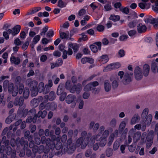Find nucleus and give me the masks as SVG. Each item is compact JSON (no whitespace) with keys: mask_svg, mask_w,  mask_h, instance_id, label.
Here are the masks:
<instances>
[{"mask_svg":"<svg viewBox=\"0 0 158 158\" xmlns=\"http://www.w3.org/2000/svg\"><path fill=\"white\" fill-rule=\"evenodd\" d=\"M29 95V89L27 88H25L23 93V96L25 98H27Z\"/></svg>","mask_w":158,"mask_h":158,"instance_id":"34","label":"nucleus"},{"mask_svg":"<svg viewBox=\"0 0 158 158\" xmlns=\"http://www.w3.org/2000/svg\"><path fill=\"white\" fill-rule=\"evenodd\" d=\"M40 36L38 35L35 36L33 40V42L35 44H36L40 40Z\"/></svg>","mask_w":158,"mask_h":158,"instance_id":"52","label":"nucleus"},{"mask_svg":"<svg viewBox=\"0 0 158 158\" xmlns=\"http://www.w3.org/2000/svg\"><path fill=\"white\" fill-rule=\"evenodd\" d=\"M47 114V112L45 110L43 111H40L38 113L37 117H41L42 118H44Z\"/></svg>","mask_w":158,"mask_h":158,"instance_id":"32","label":"nucleus"},{"mask_svg":"<svg viewBox=\"0 0 158 158\" xmlns=\"http://www.w3.org/2000/svg\"><path fill=\"white\" fill-rule=\"evenodd\" d=\"M136 33V31L135 30H131L128 31V34L129 36L134 37L135 36Z\"/></svg>","mask_w":158,"mask_h":158,"instance_id":"43","label":"nucleus"},{"mask_svg":"<svg viewBox=\"0 0 158 158\" xmlns=\"http://www.w3.org/2000/svg\"><path fill=\"white\" fill-rule=\"evenodd\" d=\"M66 6V4L64 2L61 0H59L58 2V6L60 8H63Z\"/></svg>","mask_w":158,"mask_h":158,"instance_id":"48","label":"nucleus"},{"mask_svg":"<svg viewBox=\"0 0 158 158\" xmlns=\"http://www.w3.org/2000/svg\"><path fill=\"white\" fill-rule=\"evenodd\" d=\"M8 89L9 92H11L13 96H15L18 92V89L17 86L14 87L13 84H10L8 87Z\"/></svg>","mask_w":158,"mask_h":158,"instance_id":"10","label":"nucleus"},{"mask_svg":"<svg viewBox=\"0 0 158 158\" xmlns=\"http://www.w3.org/2000/svg\"><path fill=\"white\" fill-rule=\"evenodd\" d=\"M52 78L53 80L54 81V83L56 85L60 81L59 78L58 77H57L56 75H55L53 76H52Z\"/></svg>","mask_w":158,"mask_h":158,"instance_id":"58","label":"nucleus"},{"mask_svg":"<svg viewBox=\"0 0 158 158\" xmlns=\"http://www.w3.org/2000/svg\"><path fill=\"white\" fill-rule=\"evenodd\" d=\"M141 133L139 131L136 132L134 135L133 137V141L136 142L140 139Z\"/></svg>","mask_w":158,"mask_h":158,"instance_id":"25","label":"nucleus"},{"mask_svg":"<svg viewBox=\"0 0 158 158\" xmlns=\"http://www.w3.org/2000/svg\"><path fill=\"white\" fill-rule=\"evenodd\" d=\"M82 89L81 85L80 84H78L77 85H74L70 89V92L74 93L76 91L77 94H79Z\"/></svg>","mask_w":158,"mask_h":158,"instance_id":"11","label":"nucleus"},{"mask_svg":"<svg viewBox=\"0 0 158 158\" xmlns=\"http://www.w3.org/2000/svg\"><path fill=\"white\" fill-rule=\"evenodd\" d=\"M26 84L30 86V89L31 91V96H35L37 95L38 94L37 82L35 81H32L30 79H28L26 81Z\"/></svg>","mask_w":158,"mask_h":158,"instance_id":"5","label":"nucleus"},{"mask_svg":"<svg viewBox=\"0 0 158 158\" xmlns=\"http://www.w3.org/2000/svg\"><path fill=\"white\" fill-rule=\"evenodd\" d=\"M108 58L106 55L101 56L98 58V60L102 63L104 64L107 62L108 61Z\"/></svg>","mask_w":158,"mask_h":158,"instance_id":"21","label":"nucleus"},{"mask_svg":"<svg viewBox=\"0 0 158 158\" xmlns=\"http://www.w3.org/2000/svg\"><path fill=\"white\" fill-rule=\"evenodd\" d=\"M14 118V116L10 115L6 119V123L9 124L11 123Z\"/></svg>","mask_w":158,"mask_h":158,"instance_id":"38","label":"nucleus"},{"mask_svg":"<svg viewBox=\"0 0 158 158\" xmlns=\"http://www.w3.org/2000/svg\"><path fill=\"white\" fill-rule=\"evenodd\" d=\"M120 10L123 13L127 14L129 13V10L127 7H122L120 8Z\"/></svg>","mask_w":158,"mask_h":158,"instance_id":"44","label":"nucleus"},{"mask_svg":"<svg viewBox=\"0 0 158 158\" xmlns=\"http://www.w3.org/2000/svg\"><path fill=\"white\" fill-rule=\"evenodd\" d=\"M48 29V27L46 26L44 27L42 29V31L40 33V35L44 36L45 35L46 32L47 31Z\"/></svg>","mask_w":158,"mask_h":158,"instance_id":"51","label":"nucleus"},{"mask_svg":"<svg viewBox=\"0 0 158 158\" xmlns=\"http://www.w3.org/2000/svg\"><path fill=\"white\" fill-rule=\"evenodd\" d=\"M112 64H111L108 65L103 70V71L105 72H106L108 71H110L112 70L113 69V68L112 67Z\"/></svg>","mask_w":158,"mask_h":158,"instance_id":"49","label":"nucleus"},{"mask_svg":"<svg viewBox=\"0 0 158 158\" xmlns=\"http://www.w3.org/2000/svg\"><path fill=\"white\" fill-rule=\"evenodd\" d=\"M110 19L114 21H117L120 19V17L118 15H111L110 17Z\"/></svg>","mask_w":158,"mask_h":158,"instance_id":"35","label":"nucleus"},{"mask_svg":"<svg viewBox=\"0 0 158 158\" xmlns=\"http://www.w3.org/2000/svg\"><path fill=\"white\" fill-rule=\"evenodd\" d=\"M21 28L20 26L19 25H17L13 29L12 35H15L18 34L20 31Z\"/></svg>","mask_w":158,"mask_h":158,"instance_id":"26","label":"nucleus"},{"mask_svg":"<svg viewBox=\"0 0 158 158\" xmlns=\"http://www.w3.org/2000/svg\"><path fill=\"white\" fill-rule=\"evenodd\" d=\"M44 84L42 82H41L39 84V88H38V92L39 91L40 92H41L44 89Z\"/></svg>","mask_w":158,"mask_h":158,"instance_id":"46","label":"nucleus"},{"mask_svg":"<svg viewBox=\"0 0 158 158\" xmlns=\"http://www.w3.org/2000/svg\"><path fill=\"white\" fill-rule=\"evenodd\" d=\"M152 3H155L152 6V10L156 13H158V0H150Z\"/></svg>","mask_w":158,"mask_h":158,"instance_id":"15","label":"nucleus"},{"mask_svg":"<svg viewBox=\"0 0 158 158\" xmlns=\"http://www.w3.org/2000/svg\"><path fill=\"white\" fill-rule=\"evenodd\" d=\"M155 18L151 16H148L144 17V21L146 23H150L153 24Z\"/></svg>","mask_w":158,"mask_h":158,"instance_id":"17","label":"nucleus"},{"mask_svg":"<svg viewBox=\"0 0 158 158\" xmlns=\"http://www.w3.org/2000/svg\"><path fill=\"white\" fill-rule=\"evenodd\" d=\"M101 47V43L98 42L95 43L93 44L90 46V48L91 50L94 53L97 52L98 50H100Z\"/></svg>","mask_w":158,"mask_h":158,"instance_id":"9","label":"nucleus"},{"mask_svg":"<svg viewBox=\"0 0 158 158\" xmlns=\"http://www.w3.org/2000/svg\"><path fill=\"white\" fill-rule=\"evenodd\" d=\"M151 4L150 3H145L143 2H141L139 4V6L141 9H149L150 6Z\"/></svg>","mask_w":158,"mask_h":158,"instance_id":"19","label":"nucleus"},{"mask_svg":"<svg viewBox=\"0 0 158 158\" xmlns=\"http://www.w3.org/2000/svg\"><path fill=\"white\" fill-rule=\"evenodd\" d=\"M126 126V123L124 121H122L120 123L119 127V131H122L123 130Z\"/></svg>","mask_w":158,"mask_h":158,"instance_id":"41","label":"nucleus"},{"mask_svg":"<svg viewBox=\"0 0 158 158\" xmlns=\"http://www.w3.org/2000/svg\"><path fill=\"white\" fill-rule=\"evenodd\" d=\"M29 45V42L28 41H26L22 45V48L24 50H26Z\"/></svg>","mask_w":158,"mask_h":158,"instance_id":"56","label":"nucleus"},{"mask_svg":"<svg viewBox=\"0 0 158 158\" xmlns=\"http://www.w3.org/2000/svg\"><path fill=\"white\" fill-rule=\"evenodd\" d=\"M133 73L130 72L124 73L122 71H119L118 74V76L120 79H123V82L124 85H127L132 81V77L133 76Z\"/></svg>","mask_w":158,"mask_h":158,"instance_id":"3","label":"nucleus"},{"mask_svg":"<svg viewBox=\"0 0 158 158\" xmlns=\"http://www.w3.org/2000/svg\"><path fill=\"white\" fill-rule=\"evenodd\" d=\"M140 119V117L138 114H135L132 117L130 123L131 125H134L138 122Z\"/></svg>","mask_w":158,"mask_h":158,"instance_id":"16","label":"nucleus"},{"mask_svg":"<svg viewBox=\"0 0 158 158\" xmlns=\"http://www.w3.org/2000/svg\"><path fill=\"white\" fill-rule=\"evenodd\" d=\"M134 128L135 130L137 129L138 130H141L142 131H144L146 129V126H142L141 124H138L134 126Z\"/></svg>","mask_w":158,"mask_h":158,"instance_id":"29","label":"nucleus"},{"mask_svg":"<svg viewBox=\"0 0 158 158\" xmlns=\"http://www.w3.org/2000/svg\"><path fill=\"white\" fill-rule=\"evenodd\" d=\"M125 55V52L123 49H120L119 50L117 54L118 56L119 57H122L124 56Z\"/></svg>","mask_w":158,"mask_h":158,"instance_id":"39","label":"nucleus"},{"mask_svg":"<svg viewBox=\"0 0 158 158\" xmlns=\"http://www.w3.org/2000/svg\"><path fill=\"white\" fill-rule=\"evenodd\" d=\"M150 69V66L148 64H146L143 65V73L144 76L146 77L148 75Z\"/></svg>","mask_w":158,"mask_h":158,"instance_id":"14","label":"nucleus"},{"mask_svg":"<svg viewBox=\"0 0 158 158\" xmlns=\"http://www.w3.org/2000/svg\"><path fill=\"white\" fill-rule=\"evenodd\" d=\"M96 28L98 31L99 32H102L104 30L105 27L103 25L101 24H99L98 25Z\"/></svg>","mask_w":158,"mask_h":158,"instance_id":"37","label":"nucleus"},{"mask_svg":"<svg viewBox=\"0 0 158 158\" xmlns=\"http://www.w3.org/2000/svg\"><path fill=\"white\" fill-rule=\"evenodd\" d=\"M63 93L65 92L63 91L62 86H61L60 85H59L58 87L57 91V95H60L62 94V93Z\"/></svg>","mask_w":158,"mask_h":158,"instance_id":"40","label":"nucleus"},{"mask_svg":"<svg viewBox=\"0 0 158 158\" xmlns=\"http://www.w3.org/2000/svg\"><path fill=\"white\" fill-rule=\"evenodd\" d=\"M65 101L68 104H71L70 107L72 108H73L76 105V97L73 94H69L65 98Z\"/></svg>","mask_w":158,"mask_h":158,"instance_id":"6","label":"nucleus"},{"mask_svg":"<svg viewBox=\"0 0 158 158\" xmlns=\"http://www.w3.org/2000/svg\"><path fill=\"white\" fill-rule=\"evenodd\" d=\"M79 98H80L79 97L78 98V108L80 109H81L83 108L84 105V102L81 99L79 100Z\"/></svg>","mask_w":158,"mask_h":158,"instance_id":"36","label":"nucleus"},{"mask_svg":"<svg viewBox=\"0 0 158 158\" xmlns=\"http://www.w3.org/2000/svg\"><path fill=\"white\" fill-rule=\"evenodd\" d=\"M23 99L22 97H20L19 99L16 98L15 101V106H22L23 103Z\"/></svg>","mask_w":158,"mask_h":158,"instance_id":"24","label":"nucleus"},{"mask_svg":"<svg viewBox=\"0 0 158 158\" xmlns=\"http://www.w3.org/2000/svg\"><path fill=\"white\" fill-rule=\"evenodd\" d=\"M119 79L117 76H112L110 77V80L112 81V85L114 88L117 87L118 85V81Z\"/></svg>","mask_w":158,"mask_h":158,"instance_id":"13","label":"nucleus"},{"mask_svg":"<svg viewBox=\"0 0 158 158\" xmlns=\"http://www.w3.org/2000/svg\"><path fill=\"white\" fill-rule=\"evenodd\" d=\"M55 95L53 91H51L49 94V96L46 95L44 96V98L52 101L55 98Z\"/></svg>","mask_w":158,"mask_h":158,"instance_id":"23","label":"nucleus"},{"mask_svg":"<svg viewBox=\"0 0 158 158\" xmlns=\"http://www.w3.org/2000/svg\"><path fill=\"white\" fill-rule=\"evenodd\" d=\"M137 29L138 33H143L146 31L147 30V27L143 24L139 23L137 26Z\"/></svg>","mask_w":158,"mask_h":158,"instance_id":"12","label":"nucleus"},{"mask_svg":"<svg viewBox=\"0 0 158 158\" xmlns=\"http://www.w3.org/2000/svg\"><path fill=\"white\" fill-rule=\"evenodd\" d=\"M152 115L151 114L148 115L145 122V124L149 126L151 123L152 119Z\"/></svg>","mask_w":158,"mask_h":158,"instance_id":"31","label":"nucleus"},{"mask_svg":"<svg viewBox=\"0 0 158 158\" xmlns=\"http://www.w3.org/2000/svg\"><path fill=\"white\" fill-rule=\"evenodd\" d=\"M51 138L52 140H51L49 138H47L46 139L45 136L42 137L41 138L42 143L46 144L48 147L51 149L54 148L55 147L56 149L58 150L61 147V142L64 143L66 141L67 136L65 135H64L61 138L58 137L56 140V136L53 135L52 136Z\"/></svg>","mask_w":158,"mask_h":158,"instance_id":"1","label":"nucleus"},{"mask_svg":"<svg viewBox=\"0 0 158 158\" xmlns=\"http://www.w3.org/2000/svg\"><path fill=\"white\" fill-rule=\"evenodd\" d=\"M128 36L127 35H121L119 38V40L121 41H125L128 38Z\"/></svg>","mask_w":158,"mask_h":158,"instance_id":"60","label":"nucleus"},{"mask_svg":"<svg viewBox=\"0 0 158 158\" xmlns=\"http://www.w3.org/2000/svg\"><path fill=\"white\" fill-rule=\"evenodd\" d=\"M94 77V76L92 75V76H91L90 77H89L87 79L83 81L82 82V85H85L87 83V82L88 81H91L93 78Z\"/></svg>","mask_w":158,"mask_h":158,"instance_id":"59","label":"nucleus"},{"mask_svg":"<svg viewBox=\"0 0 158 158\" xmlns=\"http://www.w3.org/2000/svg\"><path fill=\"white\" fill-rule=\"evenodd\" d=\"M81 61L82 64H85L88 62L90 64H92L94 63V60L91 58L85 57L81 59Z\"/></svg>","mask_w":158,"mask_h":158,"instance_id":"20","label":"nucleus"},{"mask_svg":"<svg viewBox=\"0 0 158 158\" xmlns=\"http://www.w3.org/2000/svg\"><path fill=\"white\" fill-rule=\"evenodd\" d=\"M81 35L82 36V37L79 39V40L80 41H85L88 40V37L84 33H82L81 34Z\"/></svg>","mask_w":158,"mask_h":158,"instance_id":"42","label":"nucleus"},{"mask_svg":"<svg viewBox=\"0 0 158 158\" xmlns=\"http://www.w3.org/2000/svg\"><path fill=\"white\" fill-rule=\"evenodd\" d=\"M60 36L62 39L67 38L69 36V33L68 31L66 32H62L60 30L59 31Z\"/></svg>","mask_w":158,"mask_h":158,"instance_id":"28","label":"nucleus"},{"mask_svg":"<svg viewBox=\"0 0 158 158\" xmlns=\"http://www.w3.org/2000/svg\"><path fill=\"white\" fill-rule=\"evenodd\" d=\"M134 73L135 79L137 80H141L143 77L141 69L139 66L136 67L134 71Z\"/></svg>","mask_w":158,"mask_h":158,"instance_id":"8","label":"nucleus"},{"mask_svg":"<svg viewBox=\"0 0 158 158\" xmlns=\"http://www.w3.org/2000/svg\"><path fill=\"white\" fill-rule=\"evenodd\" d=\"M71 83L70 81H68L66 83L65 85V88L68 90H69L70 92V89L72 88H71Z\"/></svg>","mask_w":158,"mask_h":158,"instance_id":"45","label":"nucleus"},{"mask_svg":"<svg viewBox=\"0 0 158 158\" xmlns=\"http://www.w3.org/2000/svg\"><path fill=\"white\" fill-rule=\"evenodd\" d=\"M151 70L153 73H158V64L156 63H152L151 66Z\"/></svg>","mask_w":158,"mask_h":158,"instance_id":"27","label":"nucleus"},{"mask_svg":"<svg viewBox=\"0 0 158 158\" xmlns=\"http://www.w3.org/2000/svg\"><path fill=\"white\" fill-rule=\"evenodd\" d=\"M106 154L108 157L110 156L113 154L112 150L110 148L107 149L106 151Z\"/></svg>","mask_w":158,"mask_h":158,"instance_id":"61","label":"nucleus"},{"mask_svg":"<svg viewBox=\"0 0 158 158\" xmlns=\"http://www.w3.org/2000/svg\"><path fill=\"white\" fill-rule=\"evenodd\" d=\"M154 136L153 131H150L147 137L145 142L147 148H149L152 145Z\"/></svg>","mask_w":158,"mask_h":158,"instance_id":"7","label":"nucleus"},{"mask_svg":"<svg viewBox=\"0 0 158 158\" xmlns=\"http://www.w3.org/2000/svg\"><path fill=\"white\" fill-rule=\"evenodd\" d=\"M92 88L90 83L84 87V90L85 91H88L90 90Z\"/></svg>","mask_w":158,"mask_h":158,"instance_id":"55","label":"nucleus"},{"mask_svg":"<svg viewBox=\"0 0 158 158\" xmlns=\"http://www.w3.org/2000/svg\"><path fill=\"white\" fill-rule=\"evenodd\" d=\"M76 148V147L74 144H72L71 145H70L68 148V151L69 153H71Z\"/></svg>","mask_w":158,"mask_h":158,"instance_id":"53","label":"nucleus"},{"mask_svg":"<svg viewBox=\"0 0 158 158\" xmlns=\"http://www.w3.org/2000/svg\"><path fill=\"white\" fill-rule=\"evenodd\" d=\"M86 131L82 132L81 133L82 137L79 138L77 141V143L81 145V147L82 148H84L88 143L91 145L94 143V141L92 140H90L88 142L89 138L87 137L83 138L84 136L86 135Z\"/></svg>","mask_w":158,"mask_h":158,"instance_id":"4","label":"nucleus"},{"mask_svg":"<svg viewBox=\"0 0 158 158\" xmlns=\"http://www.w3.org/2000/svg\"><path fill=\"white\" fill-rule=\"evenodd\" d=\"M41 9V8L39 7L34 8L30 10L28 14H33L40 10Z\"/></svg>","mask_w":158,"mask_h":158,"instance_id":"30","label":"nucleus"},{"mask_svg":"<svg viewBox=\"0 0 158 158\" xmlns=\"http://www.w3.org/2000/svg\"><path fill=\"white\" fill-rule=\"evenodd\" d=\"M115 137V135L113 133L110 134L109 138V140L110 143H112Z\"/></svg>","mask_w":158,"mask_h":158,"instance_id":"63","label":"nucleus"},{"mask_svg":"<svg viewBox=\"0 0 158 158\" xmlns=\"http://www.w3.org/2000/svg\"><path fill=\"white\" fill-rule=\"evenodd\" d=\"M86 13L85 9H82L78 12V15L79 16H81L85 14Z\"/></svg>","mask_w":158,"mask_h":158,"instance_id":"62","label":"nucleus"},{"mask_svg":"<svg viewBox=\"0 0 158 158\" xmlns=\"http://www.w3.org/2000/svg\"><path fill=\"white\" fill-rule=\"evenodd\" d=\"M117 121L115 118H113L110 123V126L112 127H115L116 125Z\"/></svg>","mask_w":158,"mask_h":158,"instance_id":"54","label":"nucleus"},{"mask_svg":"<svg viewBox=\"0 0 158 158\" xmlns=\"http://www.w3.org/2000/svg\"><path fill=\"white\" fill-rule=\"evenodd\" d=\"M68 44L69 45V47L73 50L74 52H77L78 49V46L77 44L71 43H69Z\"/></svg>","mask_w":158,"mask_h":158,"instance_id":"33","label":"nucleus"},{"mask_svg":"<svg viewBox=\"0 0 158 158\" xmlns=\"http://www.w3.org/2000/svg\"><path fill=\"white\" fill-rule=\"evenodd\" d=\"M104 86L106 91L108 92L110 90L111 86L109 80H106L104 81Z\"/></svg>","mask_w":158,"mask_h":158,"instance_id":"18","label":"nucleus"},{"mask_svg":"<svg viewBox=\"0 0 158 158\" xmlns=\"http://www.w3.org/2000/svg\"><path fill=\"white\" fill-rule=\"evenodd\" d=\"M149 111V110L148 108H145L143 110L142 113V116L143 117H145L147 115Z\"/></svg>","mask_w":158,"mask_h":158,"instance_id":"50","label":"nucleus"},{"mask_svg":"<svg viewBox=\"0 0 158 158\" xmlns=\"http://www.w3.org/2000/svg\"><path fill=\"white\" fill-rule=\"evenodd\" d=\"M10 61L12 63L14 64H18L20 62V60L19 58L15 57L12 56L10 57Z\"/></svg>","mask_w":158,"mask_h":158,"instance_id":"22","label":"nucleus"},{"mask_svg":"<svg viewBox=\"0 0 158 158\" xmlns=\"http://www.w3.org/2000/svg\"><path fill=\"white\" fill-rule=\"evenodd\" d=\"M112 64L113 66L112 67L113 68V69H118L121 66V64L119 63H112Z\"/></svg>","mask_w":158,"mask_h":158,"instance_id":"57","label":"nucleus"},{"mask_svg":"<svg viewBox=\"0 0 158 158\" xmlns=\"http://www.w3.org/2000/svg\"><path fill=\"white\" fill-rule=\"evenodd\" d=\"M109 132L108 130H106L102 133L100 132L98 134L94 136L93 139L99 141H100V145L101 147L104 146L106 143V138L108 136Z\"/></svg>","mask_w":158,"mask_h":158,"instance_id":"2","label":"nucleus"},{"mask_svg":"<svg viewBox=\"0 0 158 158\" xmlns=\"http://www.w3.org/2000/svg\"><path fill=\"white\" fill-rule=\"evenodd\" d=\"M120 145V143L118 141L115 142L114 144L113 149L114 150H116L118 149Z\"/></svg>","mask_w":158,"mask_h":158,"instance_id":"64","label":"nucleus"},{"mask_svg":"<svg viewBox=\"0 0 158 158\" xmlns=\"http://www.w3.org/2000/svg\"><path fill=\"white\" fill-rule=\"evenodd\" d=\"M153 23L154 27L156 29H158V16L157 18H155Z\"/></svg>","mask_w":158,"mask_h":158,"instance_id":"47","label":"nucleus"}]
</instances>
